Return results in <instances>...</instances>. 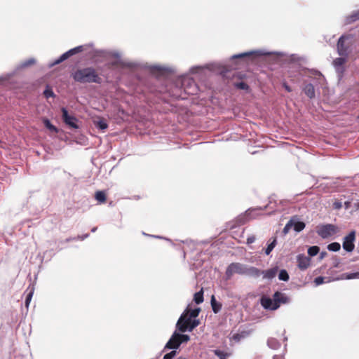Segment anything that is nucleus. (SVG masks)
<instances>
[{
    "label": "nucleus",
    "mask_w": 359,
    "mask_h": 359,
    "mask_svg": "<svg viewBox=\"0 0 359 359\" xmlns=\"http://www.w3.org/2000/svg\"><path fill=\"white\" fill-rule=\"evenodd\" d=\"M234 274L258 278L261 275V273L260 270L256 267L248 266L240 262H233L226 268L225 272L226 279H231Z\"/></svg>",
    "instance_id": "nucleus-1"
},
{
    "label": "nucleus",
    "mask_w": 359,
    "mask_h": 359,
    "mask_svg": "<svg viewBox=\"0 0 359 359\" xmlns=\"http://www.w3.org/2000/svg\"><path fill=\"white\" fill-rule=\"evenodd\" d=\"M261 305L268 310H276L281 304H288L290 302V298L285 294L280 292H276L273 295V299L268 297H262L260 300Z\"/></svg>",
    "instance_id": "nucleus-2"
},
{
    "label": "nucleus",
    "mask_w": 359,
    "mask_h": 359,
    "mask_svg": "<svg viewBox=\"0 0 359 359\" xmlns=\"http://www.w3.org/2000/svg\"><path fill=\"white\" fill-rule=\"evenodd\" d=\"M73 79L79 83H100L101 79L95 70L91 67L76 70L73 74Z\"/></svg>",
    "instance_id": "nucleus-3"
},
{
    "label": "nucleus",
    "mask_w": 359,
    "mask_h": 359,
    "mask_svg": "<svg viewBox=\"0 0 359 359\" xmlns=\"http://www.w3.org/2000/svg\"><path fill=\"white\" fill-rule=\"evenodd\" d=\"M189 309H187L178 319L176 328L181 332L187 331L191 332L195 327L199 325L198 320L188 318Z\"/></svg>",
    "instance_id": "nucleus-4"
},
{
    "label": "nucleus",
    "mask_w": 359,
    "mask_h": 359,
    "mask_svg": "<svg viewBox=\"0 0 359 359\" xmlns=\"http://www.w3.org/2000/svg\"><path fill=\"white\" fill-rule=\"evenodd\" d=\"M353 40L351 36H341L337 43V53L340 56H348L351 53Z\"/></svg>",
    "instance_id": "nucleus-5"
},
{
    "label": "nucleus",
    "mask_w": 359,
    "mask_h": 359,
    "mask_svg": "<svg viewBox=\"0 0 359 359\" xmlns=\"http://www.w3.org/2000/svg\"><path fill=\"white\" fill-rule=\"evenodd\" d=\"M338 227L332 224H320L316 228V233L323 239H326L334 236L338 233Z\"/></svg>",
    "instance_id": "nucleus-6"
},
{
    "label": "nucleus",
    "mask_w": 359,
    "mask_h": 359,
    "mask_svg": "<svg viewBox=\"0 0 359 359\" xmlns=\"http://www.w3.org/2000/svg\"><path fill=\"white\" fill-rule=\"evenodd\" d=\"M181 87L184 93L188 95H195L198 91V88L194 80L188 76H182L180 79Z\"/></svg>",
    "instance_id": "nucleus-7"
},
{
    "label": "nucleus",
    "mask_w": 359,
    "mask_h": 359,
    "mask_svg": "<svg viewBox=\"0 0 359 359\" xmlns=\"http://www.w3.org/2000/svg\"><path fill=\"white\" fill-rule=\"evenodd\" d=\"M355 240V231H351L343 239L342 247L346 252H351L354 250V241Z\"/></svg>",
    "instance_id": "nucleus-8"
},
{
    "label": "nucleus",
    "mask_w": 359,
    "mask_h": 359,
    "mask_svg": "<svg viewBox=\"0 0 359 359\" xmlns=\"http://www.w3.org/2000/svg\"><path fill=\"white\" fill-rule=\"evenodd\" d=\"M61 111L62 119L65 124L74 129L79 128L78 119L75 116L69 114L65 108H62Z\"/></svg>",
    "instance_id": "nucleus-9"
},
{
    "label": "nucleus",
    "mask_w": 359,
    "mask_h": 359,
    "mask_svg": "<svg viewBox=\"0 0 359 359\" xmlns=\"http://www.w3.org/2000/svg\"><path fill=\"white\" fill-rule=\"evenodd\" d=\"M83 50V46H79L76 48H72L70 49L69 50L67 51L66 53H63L57 60H56L54 62L51 63L50 65V67H53L55 65H57L62 62H63L64 60H67V58H69L70 56L76 54V53H78L81 51H82Z\"/></svg>",
    "instance_id": "nucleus-10"
},
{
    "label": "nucleus",
    "mask_w": 359,
    "mask_h": 359,
    "mask_svg": "<svg viewBox=\"0 0 359 359\" xmlns=\"http://www.w3.org/2000/svg\"><path fill=\"white\" fill-rule=\"evenodd\" d=\"M347 57L348 56H340V57H337L333 61V66L335 68L339 79H341L343 75L344 71V65L346 62Z\"/></svg>",
    "instance_id": "nucleus-11"
},
{
    "label": "nucleus",
    "mask_w": 359,
    "mask_h": 359,
    "mask_svg": "<svg viewBox=\"0 0 359 359\" xmlns=\"http://www.w3.org/2000/svg\"><path fill=\"white\" fill-rule=\"evenodd\" d=\"M181 345V341L178 337V332L175 331L171 337L166 343L164 349H177Z\"/></svg>",
    "instance_id": "nucleus-12"
},
{
    "label": "nucleus",
    "mask_w": 359,
    "mask_h": 359,
    "mask_svg": "<svg viewBox=\"0 0 359 359\" xmlns=\"http://www.w3.org/2000/svg\"><path fill=\"white\" fill-rule=\"evenodd\" d=\"M297 266L299 269L304 271L308 269L311 264V259L304 255H299L297 257Z\"/></svg>",
    "instance_id": "nucleus-13"
},
{
    "label": "nucleus",
    "mask_w": 359,
    "mask_h": 359,
    "mask_svg": "<svg viewBox=\"0 0 359 359\" xmlns=\"http://www.w3.org/2000/svg\"><path fill=\"white\" fill-rule=\"evenodd\" d=\"M268 54H269V53H266L262 50H255L234 55L232 56V58H244L248 57H252L253 58H255L257 57Z\"/></svg>",
    "instance_id": "nucleus-14"
},
{
    "label": "nucleus",
    "mask_w": 359,
    "mask_h": 359,
    "mask_svg": "<svg viewBox=\"0 0 359 359\" xmlns=\"http://www.w3.org/2000/svg\"><path fill=\"white\" fill-rule=\"evenodd\" d=\"M260 273H261V274H263L264 278L271 280L276 276V274L278 273V268L274 267V268L269 269L266 271H260Z\"/></svg>",
    "instance_id": "nucleus-15"
},
{
    "label": "nucleus",
    "mask_w": 359,
    "mask_h": 359,
    "mask_svg": "<svg viewBox=\"0 0 359 359\" xmlns=\"http://www.w3.org/2000/svg\"><path fill=\"white\" fill-rule=\"evenodd\" d=\"M303 90L306 96L311 99L313 98L316 95L314 86L311 83L306 84Z\"/></svg>",
    "instance_id": "nucleus-16"
},
{
    "label": "nucleus",
    "mask_w": 359,
    "mask_h": 359,
    "mask_svg": "<svg viewBox=\"0 0 359 359\" xmlns=\"http://www.w3.org/2000/svg\"><path fill=\"white\" fill-rule=\"evenodd\" d=\"M269 241L270 242L269 243V244L265 250V254L266 255H269L271 252V251L274 249V248L276 247V245L277 244L276 238H272L271 239H270Z\"/></svg>",
    "instance_id": "nucleus-17"
},
{
    "label": "nucleus",
    "mask_w": 359,
    "mask_h": 359,
    "mask_svg": "<svg viewBox=\"0 0 359 359\" xmlns=\"http://www.w3.org/2000/svg\"><path fill=\"white\" fill-rule=\"evenodd\" d=\"M293 226L292 228L296 232H300L305 228V224L303 222L297 221L293 219Z\"/></svg>",
    "instance_id": "nucleus-18"
},
{
    "label": "nucleus",
    "mask_w": 359,
    "mask_h": 359,
    "mask_svg": "<svg viewBox=\"0 0 359 359\" xmlns=\"http://www.w3.org/2000/svg\"><path fill=\"white\" fill-rule=\"evenodd\" d=\"M94 123L95 126L102 130L107 129L108 127V124L107 123L106 121L103 118L95 121Z\"/></svg>",
    "instance_id": "nucleus-19"
},
{
    "label": "nucleus",
    "mask_w": 359,
    "mask_h": 359,
    "mask_svg": "<svg viewBox=\"0 0 359 359\" xmlns=\"http://www.w3.org/2000/svg\"><path fill=\"white\" fill-rule=\"evenodd\" d=\"M267 344H268L269 347L272 349H277L280 346L278 341L275 338L269 339L267 341Z\"/></svg>",
    "instance_id": "nucleus-20"
},
{
    "label": "nucleus",
    "mask_w": 359,
    "mask_h": 359,
    "mask_svg": "<svg viewBox=\"0 0 359 359\" xmlns=\"http://www.w3.org/2000/svg\"><path fill=\"white\" fill-rule=\"evenodd\" d=\"M43 123L44 126L51 132H53L55 133H57L58 132V129L55 126H53L48 119L44 118L43 120Z\"/></svg>",
    "instance_id": "nucleus-21"
},
{
    "label": "nucleus",
    "mask_w": 359,
    "mask_h": 359,
    "mask_svg": "<svg viewBox=\"0 0 359 359\" xmlns=\"http://www.w3.org/2000/svg\"><path fill=\"white\" fill-rule=\"evenodd\" d=\"M194 299L197 304H199L203 302V289H201L199 292L195 293Z\"/></svg>",
    "instance_id": "nucleus-22"
},
{
    "label": "nucleus",
    "mask_w": 359,
    "mask_h": 359,
    "mask_svg": "<svg viewBox=\"0 0 359 359\" xmlns=\"http://www.w3.org/2000/svg\"><path fill=\"white\" fill-rule=\"evenodd\" d=\"M211 305H212V310H213L214 313H218L222 308V305L220 304H217L216 302L214 296H212V299H211Z\"/></svg>",
    "instance_id": "nucleus-23"
},
{
    "label": "nucleus",
    "mask_w": 359,
    "mask_h": 359,
    "mask_svg": "<svg viewBox=\"0 0 359 359\" xmlns=\"http://www.w3.org/2000/svg\"><path fill=\"white\" fill-rule=\"evenodd\" d=\"M327 248L332 252H338L341 248V245L337 242H334L329 244Z\"/></svg>",
    "instance_id": "nucleus-24"
},
{
    "label": "nucleus",
    "mask_w": 359,
    "mask_h": 359,
    "mask_svg": "<svg viewBox=\"0 0 359 359\" xmlns=\"http://www.w3.org/2000/svg\"><path fill=\"white\" fill-rule=\"evenodd\" d=\"M359 20V10L353 12L350 16L346 18V23H351Z\"/></svg>",
    "instance_id": "nucleus-25"
},
{
    "label": "nucleus",
    "mask_w": 359,
    "mask_h": 359,
    "mask_svg": "<svg viewBox=\"0 0 359 359\" xmlns=\"http://www.w3.org/2000/svg\"><path fill=\"white\" fill-rule=\"evenodd\" d=\"M95 199L100 203H104L106 201V195L104 191H99L95 193Z\"/></svg>",
    "instance_id": "nucleus-26"
},
{
    "label": "nucleus",
    "mask_w": 359,
    "mask_h": 359,
    "mask_svg": "<svg viewBox=\"0 0 359 359\" xmlns=\"http://www.w3.org/2000/svg\"><path fill=\"white\" fill-rule=\"evenodd\" d=\"M187 309H189V312L188 313V318H196L198 316L200 311H201L200 308H196L192 310H191L189 307H187Z\"/></svg>",
    "instance_id": "nucleus-27"
},
{
    "label": "nucleus",
    "mask_w": 359,
    "mask_h": 359,
    "mask_svg": "<svg viewBox=\"0 0 359 359\" xmlns=\"http://www.w3.org/2000/svg\"><path fill=\"white\" fill-rule=\"evenodd\" d=\"M319 250L320 248L318 246H311L308 249V254L309 256L313 257L316 256L319 252Z\"/></svg>",
    "instance_id": "nucleus-28"
},
{
    "label": "nucleus",
    "mask_w": 359,
    "mask_h": 359,
    "mask_svg": "<svg viewBox=\"0 0 359 359\" xmlns=\"http://www.w3.org/2000/svg\"><path fill=\"white\" fill-rule=\"evenodd\" d=\"M294 224H293V219H290L287 224L285 226V227L283 228V235H286L287 233H288V232L291 230V229L292 228Z\"/></svg>",
    "instance_id": "nucleus-29"
},
{
    "label": "nucleus",
    "mask_w": 359,
    "mask_h": 359,
    "mask_svg": "<svg viewBox=\"0 0 359 359\" xmlns=\"http://www.w3.org/2000/svg\"><path fill=\"white\" fill-rule=\"evenodd\" d=\"M278 278L280 280L287 281L289 280V275L286 270H281L278 274Z\"/></svg>",
    "instance_id": "nucleus-30"
},
{
    "label": "nucleus",
    "mask_w": 359,
    "mask_h": 359,
    "mask_svg": "<svg viewBox=\"0 0 359 359\" xmlns=\"http://www.w3.org/2000/svg\"><path fill=\"white\" fill-rule=\"evenodd\" d=\"M215 354L218 356L220 359H226L229 356V354L224 351H220V350H215L214 351Z\"/></svg>",
    "instance_id": "nucleus-31"
},
{
    "label": "nucleus",
    "mask_w": 359,
    "mask_h": 359,
    "mask_svg": "<svg viewBox=\"0 0 359 359\" xmlns=\"http://www.w3.org/2000/svg\"><path fill=\"white\" fill-rule=\"evenodd\" d=\"M33 294H34V288H32L30 290L29 292L27 294L26 299H25V306L27 308L29 307V305L30 304V302H31L32 297L33 296Z\"/></svg>",
    "instance_id": "nucleus-32"
},
{
    "label": "nucleus",
    "mask_w": 359,
    "mask_h": 359,
    "mask_svg": "<svg viewBox=\"0 0 359 359\" xmlns=\"http://www.w3.org/2000/svg\"><path fill=\"white\" fill-rule=\"evenodd\" d=\"M151 71H155V70H157V71H159V72H163V71H165V72H170L171 70L168 68V67H161V66H158V65H156V66H152L151 67Z\"/></svg>",
    "instance_id": "nucleus-33"
},
{
    "label": "nucleus",
    "mask_w": 359,
    "mask_h": 359,
    "mask_svg": "<svg viewBox=\"0 0 359 359\" xmlns=\"http://www.w3.org/2000/svg\"><path fill=\"white\" fill-rule=\"evenodd\" d=\"M178 337L180 339V341H181V344L183 343V342H187L188 341H189L190 339V337L189 335L187 334H180L178 333Z\"/></svg>",
    "instance_id": "nucleus-34"
},
{
    "label": "nucleus",
    "mask_w": 359,
    "mask_h": 359,
    "mask_svg": "<svg viewBox=\"0 0 359 359\" xmlns=\"http://www.w3.org/2000/svg\"><path fill=\"white\" fill-rule=\"evenodd\" d=\"M177 354L176 351L173 350L163 356V359H172Z\"/></svg>",
    "instance_id": "nucleus-35"
},
{
    "label": "nucleus",
    "mask_w": 359,
    "mask_h": 359,
    "mask_svg": "<svg viewBox=\"0 0 359 359\" xmlns=\"http://www.w3.org/2000/svg\"><path fill=\"white\" fill-rule=\"evenodd\" d=\"M43 94L46 96V97H47V98H49V97H53L54 95V93H53V90L51 89L48 88H47L44 90Z\"/></svg>",
    "instance_id": "nucleus-36"
},
{
    "label": "nucleus",
    "mask_w": 359,
    "mask_h": 359,
    "mask_svg": "<svg viewBox=\"0 0 359 359\" xmlns=\"http://www.w3.org/2000/svg\"><path fill=\"white\" fill-rule=\"evenodd\" d=\"M35 62V60L32 58L31 59H29L27 60V61L24 62L22 65H21V67H28L32 64H34Z\"/></svg>",
    "instance_id": "nucleus-37"
},
{
    "label": "nucleus",
    "mask_w": 359,
    "mask_h": 359,
    "mask_svg": "<svg viewBox=\"0 0 359 359\" xmlns=\"http://www.w3.org/2000/svg\"><path fill=\"white\" fill-rule=\"evenodd\" d=\"M316 285H320L324 283V278L322 276L316 277L314 280Z\"/></svg>",
    "instance_id": "nucleus-38"
},
{
    "label": "nucleus",
    "mask_w": 359,
    "mask_h": 359,
    "mask_svg": "<svg viewBox=\"0 0 359 359\" xmlns=\"http://www.w3.org/2000/svg\"><path fill=\"white\" fill-rule=\"evenodd\" d=\"M203 68L201 66H197V67H193L190 69V73L191 74H196L197 73L198 71H201L202 70Z\"/></svg>",
    "instance_id": "nucleus-39"
},
{
    "label": "nucleus",
    "mask_w": 359,
    "mask_h": 359,
    "mask_svg": "<svg viewBox=\"0 0 359 359\" xmlns=\"http://www.w3.org/2000/svg\"><path fill=\"white\" fill-rule=\"evenodd\" d=\"M256 240V237L255 235H251L250 236H248V238H247V242L246 243L248 245H250V244H252Z\"/></svg>",
    "instance_id": "nucleus-40"
},
{
    "label": "nucleus",
    "mask_w": 359,
    "mask_h": 359,
    "mask_svg": "<svg viewBox=\"0 0 359 359\" xmlns=\"http://www.w3.org/2000/svg\"><path fill=\"white\" fill-rule=\"evenodd\" d=\"M236 86L240 88V89H243V90H245V89H248V86L244 83V82H240V83H238L236 84Z\"/></svg>",
    "instance_id": "nucleus-41"
},
{
    "label": "nucleus",
    "mask_w": 359,
    "mask_h": 359,
    "mask_svg": "<svg viewBox=\"0 0 359 359\" xmlns=\"http://www.w3.org/2000/svg\"><path fill=\"white\" fill-rule=\"evenodd\" d=\"M333 207H334V209L339 210V209H340L342 207V204L339 201H335L333 203Z\"/></svg>",
    "instance_id": "nucleus-42"
},
{
    "label": "nucleus",
    "mask_w": 359,
    "mask_h": 359,
    "mask_svg": "<svg viewBox=\"0 0 359 359\" xmlns=\"http://www.w3.org/2000/svg\"><path fill=\"white\" fill-rule=\"evenodd\" d=\"M357 276H358V273H351L347 276V278L351 279V278H356Z\"/></svg>",
    "instance_id": "nucleus-43"
},
{
    "label": "nucleus",
    "mask_w": 359,
    "mask_h": 359,
    "mask_svg": "<svg viewBox=\"0 0 359 359\" xmlns=\"http://www.w3.org/2000/svg\"><path fill=\"white\" fill-rule=\"evenodd\" d=\"M327 255V252L325 251L321 252L319 256L320 259H323L324 257H325Z\"/></svg>",
    "instance_id": "nucleus-44"
},
{
    "label": "nucleus",
    "mask_w": 359,
    "mask_h": 359,
    "mask_svg": "<svg viewBox=\"0 0 359 359\" xmlns=\"http://www.w3.org/2000/svg\"><path fill=\"white\" fill-rule=\"evenodd\" d=\"M88 234H85V235H83L82 236H79L78 238L81 239V240H84L85 238H88Z\"/></svg>",
    "instance_id": "nucleus-45"
},
{
    "label": "nucleus",
    "mask_w": 359,
    "mask_h": 359,
    "mask_svg": "<svg viewBox=\"0 0 359 359\" xmlns=\"http://www.w3.org/2000/svg\"><path fill=\"white\" fill-rule=\"evenodd\" d=\"M285 89H286V90H287V91H288V92H290V91H291V88H290L288 86L285 85Z\"/></svg>",
    "instance_id": "nucleus-46"
},
{
    "label": "nucleus",
    "mask_w": 359,
    "mask_h": 359,
    "mask_svg": "<svg viewBox=\"0 0 359 359\" xmlns=\"http://www.w3.org/2000/svg\"><path fill=\"white\" fill-rule=\"evenodd\" d=\"M250 210H248V211H246V212H245L246 217H248V216H249V215H250Z\"/></svg>",
    "instance_id": "nucleus-47"
},
{
    "label": "nucleus",
    "mask_w": 359,
    "mask_h": 359,
    "mask_svg": "<svg viewBox=\"0 0 359 359\" xmlns=\"http://www.w3.org/2000/svg\"><path fill=\"white\" fill-rule=\"evenodd\" d=\"M348 205H349V203H348V202H346V203H345L346 208H348Z\"/></svg>",
    "instance_id": "nucleus-48"
},
{
    "label": "nucleus",
    "mask_w": 359,
    "mask_h": 359,
    "mask_svg": "<svg viewBox=\"0 0 359 359\" xmlns=\"http://www.w3.org/2000/svg\"><path fill=\"white\" fill-rule=\"evenodd\" d=\"M97 230V227H94L92 229L91 231L95 232Z\"/></svg>",
    "instance_id": "nucleus-49"
},
{
    "label": "nucleus",
    "mask_w": 359,
    "mask_h": 359,
    "mask_svg": "<svg viewBox=\"0 0 359 359\" xmlns=\"http://www.w3.org/2000/svg\"><path fill=\"white\" fill-rule=\"evenodd\" d=\"M177 359H186V358H182V357H179Z\"/></svg>",
    "instance_id": "nucleus-50"
},
{
    "label": "nucleus",
    "mask_w": 359,
    "mask_h": 359,
    "mask_svg": "<svg viewBox=\"0 0 359 359\" xmlns=\"http://www.w3.org/2000/svg\"><path fill=\"white\" fill-rule=\"evenodd\" d=\"M273 359H278V358H276V356H274V357H273Z\"/></svg>",
    "instance_id": "nucleus-51"
},
{
    "label": "nucleus",
    "mask_w": 359,
    "mask_h": 359,
    "mask_svg": "<svg viewBox=\"0 0 359 359\" xmlns=\"http://www.w3.org/2000/svg\"><path fill=\"white\" fill-rule=\"evenodd\" d=\"M273 359H278V358H276V356H274V357H273Z\"/></svg>",
    "instance_id": "nucleus-52"
}]
</instances>
